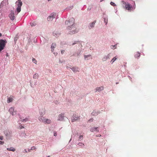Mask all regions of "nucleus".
I'll use <instances>...</instances> for the list:
<instances>
[{
    "instance_id": "1",
    "label": "nucleus",
    "mask_w": 157,
    "mask_h": 157,
    "mask_svg": "<svg viewBox=\"0 0 157 157\" xmlns=\"http://www.w3.org/2000/svg\"><path fill=\"white\" fill-rule=\"evenodd\" d=\"M67 30L68 31V34L70 35L74 34L78 32V29L77 28H75V26L73 27L70 26L67 27Z\"/></svg>"
},
{
    "instance_id": "2",
    "label": "nucleus",
    "mask_w": 157,
    "mask_h": 157,
    "mask_svg": "<svg viewBox=\"0 0 157 157\" xmlns=\"http://www.w3.org/2000/svg\"><path fill=\"white\" fill-rule=\"evenodd\" d=\"M75 19L73 17H71L69 20H66L65 22V24L67 26V27L70 26L72 27H75V25H74Z\"/></svg>"
},
{
    "instance_id": "3",
    "label": "nucleus",
    "mask_w": 157,
    "mask_h": 157,
    "mask_svg": "<svg viewBox=\"0 0 157 157\" xmlns=\"http://www.w3.org/2000/svg\"><path fill=\"white\" fill-rule=\"evenodd\" d=\"M83 52V49L82 48L79 49L76 52H75L73 55V56H75L78 58H79L82 55Z\"/></svg>"
},
{
    "instance_id": "4",
    "label": "nucleus",
    "mask_w": 157,
    "mask_h": 157,
    "mask_svg": "<svg viewBox=\"0 0 157 157\" xmlns=\"http://www.w3.org/2000/svg\"><path fill=\"white\" fill-rule=\"evenodd\" d=\"M123 4V6H125V8L128 10H130L132 8V6L128 2H125L124 1H122Z\"/></svg>"
},
{
    "instance_id": "5",
    "label": "nucleus",
    "mask_w": 157,
    "mask_h": 157,
    "mask_svg": "<svg viewBox=\"0 0 157 157\" xmlns=\"http://www.w3.org/2000/svg\"><path fill=\"white\" fill-rule=\"evenodd\" d=\"M56 14L55 13H51L47 18V20L48 21H52L53 19L56 17Z\"/></svg>"
},
{
    "instance_id": "6",
    "label": "nucleus",
    "mask_w": 157,
    "mask_h": 157,
    "mask_svg": "<svg viewBox=\"0 0 157 157\" xmlns=\"http://www.w3.org/2000/svg\"><path fill=\"white\" fill-rule=\"evenodd\" d=\"M9 17L12 21H13L15 18L13 10H11L9 14Z\"/></svg>"
},
{
    "instance_id": "7",
    "label": "nucleus",
    "mask_w": 157,
    "mask_h": 157,
    "mask_svg": "<svg viewBox=\"0 0 157 157\" xmlns=\"http://www.w3.org/2000/svg\"><path fill=\"white\" fill-rule=\"evenodd\" d=\"M80 119V117L76 116V115H73L71 118V122H74Z\"/></svg>"
},
{
    "instance_id": "8",
    "label": "nucleus",
    "mask_w": 157,
    "mask_h": 157,
    "mask_svg": "<svg viewBox=\"0 0 157 157\" xmlns=\"http://www.w3.org/2000/svg\"><path fill=\"white\" fill-rule=\"evenodd\" d=\"M75 44H77L78 47H80V48L82 47V45L80 42L78 41H73L71 45H74Z\"/></svg>"
},
{
    "instance_id": "9",
    "label": "nucleus",
    "mask_w": 157,
    "mask_h": 157,
    "mask_svg": "<svg viewBox=\"0 0 157 157\" xmlns=\"http://www.w3.org/2000/svg\"><path fill=\"white\" fill-rule=\"evenodd\" d=\"M9 111L10 113L12 115H14L16 114V111H14V109L13 107H10L9 109Z\"/></svg>"
},
{
    "instance_id": "10",
    "label": "nucleus",
    "mask_w": 157,
    "mask_h": 157,
    "mask_svg": "<svg viewBox=\"0 0 157 157\" xmlns=\"http://www.w3.org/2000/svg\"><path fill=\"white\" fill-rule=\"evenodd\" d=\"M96 22V21H94L93 22L89 24L88 25L89 29H91L94 28V25Z\"/></svg>"
},
{
    "instance_id": "11",
    "label": "nucleus",
    "mask_w": 157,
    "mask_h": 157,
    "mask_svg": "<svg viewBox=\"0 0 157 157\" xmlns=\"http://www.w3.org/2000/svg\"><path fill=\"white\" fill-rule=\"evenodd\" d=\"M110 54H108L107 55H105L102 58V60L103 61H105L108 59H109L110 58Z\"/></svg>"
},
{
    "instance_id": "12",
    "label": "nucleus",
    "mask_w": 157,
    "mask_h": 157,
    "mask_svg": "<svg viewBox=\"0 0 157 157\" xmlns=\"http://www.w3.org/2000/svg\"><path fill=\"white\" fill-rule=\"evenodd\" d=\"M46 119V118L43 116L39 117L38 118V120L44 123L45 122Z\"/></svg>"
},
{
    "instance_id": "13",
    "label": "nucleus",
    "mask_w": 157,
    "mask_h": 157,
    "mask_svg": "<svg viewBox=\"0 0 157 157\" xmlns=\"http://www.w3.org/2000/svg\"><path fill=\"white\" fill-rule=\"evenodd\" d=\"M100 113V112L99 111H96L94 110L92 113L91 115L93 116H96L99 114Z\"/></svg>"
},
{
    "instance_id": "14",
    "label": "nucleus",
    "mask_w": 157,
    "mask_h": 157,
    "mask_svg": "<svg viewBox=\"0 0 157 157\" xmlns=\"http://www.w3.org/2000/svg\"><path fill=\"white\" fill-rule=\"evenodd\" d=\"M45 110L44 109H40L39 110L40 114L41 116H43L44 114Z\"/></svg>"
},
{
    "instance_id": "15",
    "label": "nucleus",
    "mask_w": 157,
    "mask_h": 157,
    "mask_svg": "<svg viewBox=\"0 0 157 157\" xmlns=\"http://www.w3.org/2000/svg\"><path fill=\"white\" fill-rule=\"evenodd\" d=\"M63 114H61L58 116V120L59 121H62L63 119Z\"/></svg>"
},
{
    "instance_id": "16",
    "label": "nucleus",
    "mask_w": 157,
    "mask_h": 157,
    "mask_svg": "<svg viewBox=\"0 0 157 157\" xmlns=\"http://www.w3.org/2000/svg\"><path fill=\"white\" fill-rule=\"evenodd\" d=\"M84 59L86 60H88L90 59H92V57L91 55L84 56Z\"/></svg>"
},
{
    "instance_id": "17",
    "label": "nucleus",
    "mask_w": 157,
    "mask_h": 157,
    "mask_svg": "<svg viewBox=\"0 0 157 157\" xmlns=\"http://www.w3.org/2000/svg\"><path fill=\"white\" fill-rule=\"evenodd\" d=\"M98 127H92L90 129V131L91 132L96 131L97 132H99V130L98 129Z\"/></svg>"
},
{
    "instance_id": "18",
    "label": "nucleus",
    "mask_w": 157,
    "mask_h": 157,
    "mask_svg": "<svg viewBox=\"0 0 157 157\" xmlns=\"http://www.w3.org/2000/svg\"><path fill=\"white\" fill-rule=\"evenodd\" d=\"M16 3H18V4H17V7H21L22 5V2H21V0H18L16 2Z\"/></svg>"
},
{
    "instance_id": "19",
    "label": "nucleus",
    "mask_w": 157,
    "mask_h": 157,
    "mask_svg": "<svg viewBox=\"0 0 157 157\" xmlns=\"http://www.w3.org/2000/svg\"><path fill=\"white\" fill-rule=\"evenodd\" d=\"M56 43H52L51 46V51L52 52H53L54 50V48L56 47Z\"/></svg>"
},
{
    "instance_id": "20",
    "label": "nucleus",
    "mask_w": 157,
    "mask_h": 157,
    "mask_svg": "<svg viewBox=\"0 0 157 157\" xmlns=\"http://www.w3.org/2000/svg\"><path fill=\"white\" fill-rule=\"evenodd\" d=\"M103 87L102 86H101L100 87H97L95 90V92H96L97 91L100 92L101 91L103 90Z\"/></svg>"
},
{
    "instance_id": "21",
    "label": "nucleus",
    "mask_w": 157,
    "mask_h": 157,
    "mask_svg": "<svg viewBox=\"0 0 157 157\" xmlns=\"http://www.w3.org/2000/svg\"><path fill=\"white\" fill-rule=\"evenodd\" d=\"M30 25L32 27L35 26L37 25V23L36 21H33L30 23Z\"/></svg>"
},
{
    "instance_id": "22",
    "label": "nucleus",
    "mask_w": 157,
    "mask_h": 157,
    "mask_svg": "<svg viewBox=\"0 0 157 157\" xmlns=\"http://www.w3.org/2000/svg\"><path fill=\"white\" fill-rule=\"evenodd\" d=\"M7 150L8 151H11L13 152L16 150L13 147H11L10 148H7Z\"/></svg>"
},
{
    "instance_id": "23",
    "label": "nucleus",
    "mask_w": 157,
    "mask_h": 157,
    "mask_svg": "<svg viewBox=\"0 0 157 157\" xmlns=\"http://www.w3.org/2000/svg\"><path fill=\"white\" fill-rule=\"evenodd\" d=\"M70 68L74 72H75L78 71V68H76L75 67H73L71 68L70 67Z\"/></svg>"
},
{
    "instance_id": "24",
    "label": "nucleus",
    "mask_w": 157,
    "mask_h": 157,
    "mask_svg": "<svg viewBox=\"0 0 157 157\" xmlns=\"http://www.w3.org/2000/svg\"><path fill=\"white\" fill-rule=\"evenodd\" d=\"M51 122L52 121L50 120L46 119L44 123L45 124H49L51 123Z\"/></svg>"
},
{
    "instance_id": "25",
    "label": "nucleus",
    "mask_w": 157,
    "mask_h": 157,
    "mask_svg": "<svg viewBox=\"0 0 157 157\" xmlns=\"http://www.w3.org/2000/svg\"><path fill=\"white\" fill-rule=\"evenodd\" d=\"M13 101V99L11 98H7V102L8 103H9L10 102H11Z\"/></svg>"
},
{
    "instance_id": "26",
    "label": "nucleus",
    "mask_w": 157,
    "mask_h": 157,
    "mask_svg": "<svg viewBox=\"0 0 157 157\" xmlns=\"http://www.w3.org/2000/svg\"><path fill=\"white\" fill-rule=\"evenodd\" d=\"M20 121H22V122H25L28 120V118H26L25 119H24L21 120V118H20Z\"/></svg>"
},
{
    "instance_id": "27",
    "label": "nucleus",
    "mask_w": 157,
    "mask_h": 157,
    "mask_svg": "<svg viewBox=\"0 0 157 157\" xmlns=\"http://www.w3.org/2000/svg\"><path fill=\"white\" fill-rule=\"evenodd\" d=\"M53 34L54 36H55L56 35V36H59L60 35V33L59 32L55 31L53 32Z\"/></svg>"
},
{
    "instance_id": "28",
    "label": "nucleus",
    "mask_w": 157,
    "mask_h": 157,
    "mask_svg": "<svg viewBox=\"0 0 157 157\" xmlns=\"http://www.w3.org/2000/svg\"><path fill=\"white\" fill-rule=\"evenodd\" d=\"M38 77H39L38 74L37 73H36L33 76V78L34 79H36L38 78Z\"/></svg>"
},
{
    "instance_id": "29",
    "label": "nucleus",
    "mask_w": 157,
    "mask_h": 157,
    "mask_svg": "<svg viewBox=\"0 0 157 157\" xmlns=\"http://www.w3.org/2000/svg\"><path fill=\"white\" fill-rule=\"evenodd\" d=\"M140 56V53L139 52H137L136 54L135 55V58H137L139 57Z\"/></svg>"
},
{
    "instance_id": "30",
    "label": "nucleus",
    "mask_w": 157,
    "mask_h": 157,
    "mask_svg": "<svg viewBox=\"0 0 157 157\" xmlns=\"http://www.w3.org/2000/svg\"><path fill=\"white\" fill-rule=\"evenodd\" d=\"M108 17L104 18V22L105 23V24L106 25L108 23Z\"/></svg>"
},
{
    "instance_id": "31",
    "label": "nucleus",
    "mask_w": 157,
    "mask_h": 157,
    "mask_svg": "<svg viewBox=\"0 0 157 157\" xmlns=\"http://www.w3.org/2000/svg\"><path fill=\"white\" fill-rule=\"evenodd\" d=\"M117 59V58H116V57H113L111 60V62L112 63H113Z\"/></svg>"
},
{
    "instance_id": "32",
    "label": "nucleus",
    "mask_w": 157,
    "mask_h": 157,
    "mask_svg": "<svg viewBox=\"0 0 157 157\" xmlns=\"http://www.w3.org/2000/svg\"><path fill=\"white\" fill-rule=\"evenodd\" d=\"M16 10H17V12L18 13H19L21 11V7H17L16 9Z\"/></svg>"
},
{
    "instance_id": "33",
    "label": "nucleus",
    "mask_w": 157,
    "mask_h": 157,
    "mask_svg": "<svg viewBox=\"0 0 157 157\" xmlns=\"http://www.w3.org/2000/svg\"><path fill=\"white\" fill-rule=\"evenodd\" d=\"M83 135H80L79 137H78V141H81V140H82L83 139Z\"/></svg>"
},
{
    "instance_id": "34",
    "label": "nucleus",
    "mask_w": 157,
    "mask_h": 157,
    "mask_svg": "<svg viewBox=\"0 0 157 157\" xmlns=\"http://www.w3.org/2000/svg\"><path fill=\"white\" fill-rule=\"evenodd\" d=\"M18 39V36L17 35H16L14 39V41L16 42Z\"/></svg>"
},
{
    "instance_id": "35",
    "label": "nucleus",
    "mask_w": 157,
    "mask_h": 157,
    "mask_svg": "<svg viewBox=\"0 0 157 157\" xmlns=\"http://www.w3.org/2000/svg\"><path fill=\"white\" fill-rule=\"evenodd\" d=\"M4 133L7 136H10V134H9L10 132H8L7 131H6V132H5Z\"/></svg>"
},
{
    "instance_id": "36",
    "label": "nucleus",
    "mask_w": 157,
    "mask_h": 157,
    "mask_svg": "<svg viewBox=\"0 0 157 157\" xmlns=\"http://www.w3.org/2000/svg\"><path fill=\"white\" fill-rule=\"evenodd\" d=\"M78 145H79V146H84V144L82 143H78Z\"/></svg>"
},
{
    "instance_id": "37",
    "label": "nucleus",
    "mask_w": 157,
    "mask_h": 157,
    "mask_svg": "<svg viewBox=\"0 0 157 157\" xmlns=\"http://www.w3.org/2000/svg\"><path fill=\"white\" fill-rule=\"evenodd\" d=\"M21 137H22L24 136L25 138L26 137V134L25 133H23V132L21 134Z\"/></svg>"
},
{
    "instance_id": "38",
    "label": "nucleus",
    "mask_w": 157,
    "mask_h": 157,
    "mask_svg": "<svg viewBox=\"0 0 157 157\" xmlns=\"http://www.w3.org/2000/svg\"><path fill=\"white\" fill-rule=\"evenodd\" d=\"M32 61L34 63H35V64L36 63L37 61L35 59L33 58L32 59Z\"/></svg>"
},
{
    "instance_id": "39",
    "label": "nucleus",
    "mask_w": 157,
    "mask_h": 157,
    "mask_svg": "<svg viewBox=\"0 0 157 157\" xmlns=\"http://www.w3.org/2000/svg\"><path fill=\"white\" fill-rule=\"evenodd\" d=\"M116 45H112L111 46V48L112 49H114L116 48Z\"/></svg>"
},
{
    "instance_id": "40",
    "label": "nucleus",
    "mask_w": 157,
    "mask_h": 157,
    "mask_svg": "<svg viewBox=\"0 0 157 157\" xmlns=\"http://www.w3.org/2000/svg\"><path fill=\"white\" fill-rule=\"evenodd\" d=\"M93 118H90V119L89 120H88V121L87 122H92L93 121Z\"/></svg>"
},
{
    "instance_id": "41",
    "label": "nucleus",
    "mask_w": 157,
    "mask_h": 157,
    "mask_svg": "<svg viewBox=\"0 0 157 157\" xmlns=\"http://www.w3.org/2000/svg\"><path fill=\"white\" fill-rule=\"evenodd\" d=\"M110 4L112 6H116V4L113 2H111L110 3Z\"/></svg>"
},
{
    "instance_id": "42",
    "label": "nucleus",
    "mask_w": 157,
    "mask_h": 157,
    "mask_svg": "<svg viewBox=\"0 0 157 157\" xmlns=\"http://www.w3.org/2000/svg\"><path fill=\"white\" fill-rule=\"evenodd\" d=\"M36 149V147H34V146H33V147H32L31 148V150H35V149Z\"/></svg>"
},
{
    "instance_id": "43",
    "label": "nucleus",
    "mask_w": 157,
    "mask_h": 157,
    "mask_svg": "<svg viewBox=\"0 0 157 157\" xmlns=\"http://www.w3.org/2000/svg\"><path fill=\"white\" fill-rule=\"evenodd\" d=\"M53 133H54V135L55 136H57V133H56V132L55 131H54Z\"/></svg>"
},
{
    "instance_id": "44",
    "label": "nucleus",
    "mask_w": 157,
    "mask_h": 157,
    "mask_svg": "<svg viewBox=\"0 0 157 157\" xmlns=\"http://www.w3.org/2000/svg\"><path fill=\"white\" fill-rule=\"evenodd\" d=\"M4 144V142L3 141H2L0 140V145H2Z\"/></svg>"
},
{
    "instance_id": "45",
    "label": "nucleus",
    "mask_w": 157,
    "mask_h": 157,
    "mask_svg": "<svg viewBox=\"0 0 157 157\" xmlns=\"http://www.w3.org/2000/svg\"><path fill=\"white\" fill-rule=\"evenodd\" d=\"M3 139V137L2 136H0V140H1Z\"/></svg>"
},
{
    "instance_id": "46",
    "label": "nucleus",
    "mask_w": 157,
    "mask_h": 157,
    "mask_svg": "<svg viewBox=\"0 0 157 157\" xmlns=\"http://www.w3.org/2000/svg\"><path fill=\"white\" fill-rule=\"evenodd\" d=\"M19 127H20V129L24 128V127L22 126L21 125H20L19 126Z\"/></svg>"
},
{
    "instance_id": "47",
    "label": "nucleus",
    "mask_w": 157,
    "mask_h": 157,
    "mask_svg": "<svg viewBox=\"0 0 157 157\" xmlns=\"http://www.w3.org/2000/svg\"><path fill=\"white\" fill-rule=\"evenodd\" d=\"M101 136V135L98 134L96 135V137H100Z\"/></svg>"
},
{
    "instance_id": "48",
    "label": "nucleus",
    "mask_w": 157,
    "mask_h": 157,
    "mask_svg": "<svg viewBox=\"0 0 157 157\" xmlns=\"http://www.w3.org/2000/svg\"><path fill=\"white\" fill-rule=\"evenodd\" d=\"M64 51H62L61 52V53L62 54H63L64 53Z\"/></svg>"
},
{
    "instance_id": "49",
    "label": "nucleus",
    "mask_w": 157,
    "mask_h": 157,
    "mask_svg": "<svg viewBox=\"0 0 157 157\" xmlns=\"http://www.w3.org/2000/svg\"><path fill=\"white\" fill-rule=\"evenodd\" d=\"M73 7V6H72L71 7V8L70 9H71Z\"/></svg>"
},
{
    "instance_id": "50",
    "label": "nucleus",
    "mask_w": 157,
    "mask_h": 157,
    "mask_svg": "<svg viewBox=\"0 0 157 157\" xmlns=\"http://www.w3.org/2000/svg\"><path fill=\"white\" fill-rule=\"evenodd\" d=\"M6 56H8V53H7L6 54Z\"/></svg>"
},
{
    "instance_id": "51",
    "label": "nucleus",
    "mask_w": 157,
    "mask_h": 157,
    "mask_svg": "<svg viewBox=\"0 0 157 157\" xmlns=\"http://www.w3.org/2000/svg\"><path fill=\"white\" fill-rule=\"evenodd\" d=\"M31 150V149H28V151H30Z\"/></svg>"
},
{
    "instance_id": "52",
    "label": "nucleus",
    "mask_w": 157,
    "mask_h": 157,
    "mask_svg": "<svg viewBox=\"0 0 157 157\" xmlns=\"http://www.w3.org/2000/svg\"><path fill=\"white\" fill-rule=\"evenodd\" d=\"M66 67H67V69H68L69 68H70V67H68V66H67Z\"/></svg>"
},
{
    "instance_id": "53",
    "label": "nucleus",
    "mask_w": 157,
    "mask_h": 157,
    "mask_svg": "<svg viewBox=\"0 0 157 157\" xmlns=\"http://www.w3.org/2000/svg\"><path fill=\"white\" fill-rule=\"evenodd\" d=\"M71 139H70V140L69 141V143H70V142H71Z\"/></svg>"
},
{
    "instance_id": "54",
    "label": "nucleus",
    "mask_w": 157,
    "mask_h": 157,
    "mask_svg": "<svg viewBox=\"0 0 157 157\" xmlns=\"http://www.w3.org/2000/svg\"><path fill=\"white\" fill-rule=\"evenodd\" d=\"M2 35V34L0 33V36H1Z\"/></svg>"
},
{
    "instance_id": "55",
    "label": "nucleus",
    "mask_w": 157,
    "mask_h": 157,
    "mask_svg": "<svg viewBox=\"0 0 157 157\" xmlns=\"http://www.w3.org/2000/svg\"><path fill=\"white\" fill-rule=\"evenodd\" d=\"M104 0H100V2H102V1H103Z\"/></svg>"
},
{
    "instance_id": "56",
    "label": "nucleus",
    "mask_w": 157,
    "mask_h": 157,
    "mask_svg": "<svg viewBox=\"0 0 157 157\" xmlns=\"http://www.w3.org/2000/svg\"><path fill=\"white\" fill-rule=\"evenodd\" d=\"M25 150L26 152H27V151L26 150Z\"/></svg>"
},
{
    "instance_id": "57",
    "label": "nucleus",
    "mask_w": 157,
    "mask_h": 157,
    "mask_svg": "<svg viewBox=\"0 0 157 157\" xmlns=\"http://www.w3.org/2000/svg\"><path fill=\"white\" fill-rule=\"evenodd\" d=\"M118 82H117L116 83V84H118Z\"/></svg>"
}]
</instances>
